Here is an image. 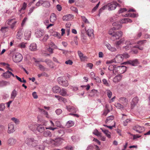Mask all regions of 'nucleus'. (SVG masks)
Returning <instances> with one entry per match:
<instances>
[{
    "label": "nucleus",
    "instance_id": "423d86ee",
    "mask_svg": "<svg viewBox=\"0 0 150 150\" xmlns=\"http://www.w3.org/2000/svg\"><path fill=\"white\" fill-rule=\"evenodd\" d=\"M117 6H120V5L115 1H113L107 4L108 10L109 11L113 10L115 9Z\"/></svg>",
    "mask_w": 150,
    "mask_h": 150
},
{
    "label": "nucleus",
    "instance_id": "ddd939ff",
    "mask_svg": "<svg viewBox=\"0 0 150 150\" xmlns=\"http://www.w3.org/2000/svg\"><path fill=\"white\" fill-rule=\"evenodd\" d=\"M16 140L12 137L9 138L7 141V143L10 146H13L16 144Z\"/></svg>",
    "mask_w": 150,
    "mask_h": 150
},
{
    "label": "nucleus",
    "instance_id": "a211bd4d",
    "mask_svg": "<svg viewBox=\"0 0 150 150\" xmlns=\"http://www.w3.org/2000/svg\"><path fill=\"white\" fill-rule=\"evenodd\" d=\"M73 16L72 15L69 14L64 16L62 19L64 21H70L73 19Z\"/></svg>",
    "mask_w": 150,
    "mask_h": 150
},
{
    "label": "nucleus",
    "instance_id": "de8ad7c7",
    "mask_svg": "<svg viewBox=\"0 0 150 150\" xmlns=\"http://www.w3.org/2000/svg\"><path fill=\"white\" fill-rule=\"evenodd\" d=\"M125 39L124 38H122L119 41H117L116 42V46H119V45H120L121 43L124 42L125 41Z\"/></svg>",
    "mask_w": 150,
    "mask_h": 150
},
{
    "label": "nucleus",
    "instance_id": "f704fd0d",
    "mask_svg": "<svg viewBox=\"0 0 150 150\" xmlns=\"http://www.w3.org/2000/svg\"><path fill=\"white\" fill-rule=\"evenodd\" d=\"M1 31L3 33H5L8 31V27H2L0 29Z\"/></svg>",
    "mask_w": 150,
    "mask_h": 150
},
{
    "label": "nucleus",
    "instance_id": "a19ab883",
    "mask_svg": "<svg viewBox=\"0 0 150 150\" xmlns=\"http://www.w3.org/2000/svg\"><path fill=\"white\" fill-rule=\"evenodd\" d=\"M116 67L115 65H112L110 64V65L108 67V69L110 71H112L114 73L115 72V68Z\"/></svg>",
    "mask_w": 150,
    "mask_h": 150
},
{
    "label": "nucleus",
    "instance_id": "2f4dec72",
    "mask_svg": "<svg viewBox=\"0 0 150 150\" xmlns=\"http://www.w3.org/2000/svg\"><path fill=\"white\" fill-rule=\"evenodd\" d=\"M44 62H45L50 67H53V63L50 60L48 59H46L45 60Z\"/></svg>",
    "mask_w": 150,
    "mask_h": 150
},
{
    "label": "nucleus",
    "instance_id": "774afa93",
    "mask_svg": "<svg viewBox=\"0 0 150 150\" xmlns=\"http://www.w3.org/2000/svg\"><path fill=\"white\" fill-rule=\"evenodd\" d=\"M93 79L95 80L98 83H100L101 82L100 78L98 76L96 77Z\"/></svg>",
    "mask_w": 150,
    "mask_h": 150
},
{
    "label": "nucleus",
    "instance_id": "5fc2aeb1",
    "mask_svg": "<svg viewBox=\"0 0 150 150\" xmlns=\"http://www.w3.org/2000/svg\"><path fill=\"white\" fill-rule=\"evenodd\" d=\"M102 82L106 86H110V85L109 83L108 82L106 79H103L102 80Z\"/></svg>",
    "mask_w": 150,
    "mask_h": 150
},
{
    "label": "nucleus",
    "instance_id": "8fccbe9b",
    "mask_svg": "<svg viewBox=\"0 0 150 150\" xmlns=\"http://www.w3.org/2000/svg\"><path fill=\"white\" fill-rule=\"evenodd\" d=\"M36 149L37 150H43L45 146L43 145H37L36 146Z\"/></svg>",
    "mask_w": 150,
    "mask_h": 150
},
{
    "label": "nucleus",
    "instance_id": "c756f323",
    "mask_svg": "<svg viewBox=\"0 0 150 150\" xmlns=\"http://www.w3.org/2000/svg\"><path fill=\"white\" fill-rule=\"evenodd\" d=\"M59 93L61 95L64 96H66L67 94V90L64 88L61 89Z\"/></svg>",
    "mask_w": 150,
    "mask_h": 150
},
{
    "label": "nucleus",
    "instance_id": "7ed1b4c3",
    "mask_svg": "<svg viewBox=\"0 0 150 150\" xmlns=\"http://www.w3.org/2000/svg\"><path fill=\"white\" fill-rule=\"evenodd\" d=\"M58 83L64 87H67L69 85V83L68 81L66 80L64 77H59L57 79Z\"/></svg>",
    "mask_w": 150,
    "mask_h": 150
},
{
    "label": "nucleus",
    "instance_id": "9d476101",
    "mask_svg": "<svg viewBox=\"0 0 150 150\" xmlns=\"http://www.w3.org/2000/svg\"><path fill=\"white\" fill-rule=\"evenodd\" d=\"M125 44L126 45L125 46L123 47V49L125 50H128L132 49V46H131L132 43L129 40H127L125 42Z\"/></svg>",
    "mask_w": 150,
    "mask_h": 150
},
{
    "label": "nucleus",
    "instance_id": "13d9d810",
    "mask_svg": "<svg viewBox=\"0 0 150 150\" xmlns=\"http://www.w3.org/2000/svg\"><path fill=\"white\" fill-rule=\"evenodd\" d=\"M81 18L82 19L83 21L85 23H89L87 20V19H86V17L83 16H81Z\"/></svg>",
    "mask_w": 150,
    "mask_h": 150
},
{
    "label": "nucleus",
    "instance_id": "1a4fd4ad",
    "mask_svg": "<svg viewBox=\"0 0 150 150\" xmlns=\"http://www.w3.org/2000/svg\"><path fill=\"white\" fill-rule=\"evenodd\" d=\"M121 54L117 55L114 59L115 62L117 63H121L123 60V57Z\"/></svg>",
    "mask_w": 150,
    "mask_h": 150
},
{
    "label": "nucleus",
    "instance_id": "2eb2a0df",
    "mask_svg": "<svg viewBox=\"0 0 150 150\" xmlns=\"http://www.w3.org/2000/svg\"><path fill=\"white\" fill-rule=\"evenodd\" d=\"M123 76L120 74L115 76L113 79V82L117 83L120 82L122 79Z\"/></svg>",
    "mask_w": 150,
    "mask_h": 150
},
{
    "label": "nucleus",
    "instance_id": "052dcab7",
    "mask_svg": "<svg viewBox=\"0 0 150 150\" xmlns=\"http://www.w3.org/2000/svg\"><path fill=\"white\" fill-rule=\"evenodd\" d=\"M81 87L83 89H86V90H88L90 88V86L88 84L86 86H81Z\"/></svg>",
    "mask_w": 150,
    "mask_h": 150
},
{
    "label": "nucleus",
    "instance_id": "09e8293b",
    "mask_svg": "<svg viewBox=\"0 0 150 150\" xmlns=\"http://www.w3.org/2000/svg\"><path fill=\"white\" fill-rule=\"evenodd\" d=\"M15 18L11 19H8L7 21V24L8 25H11V24L13 23V22L15 21Z\"/></svg>",
    "mask_w": 150,
    "mask_h": 150
},
{
    "label": "nucleus",
    "instance_id": "f03ea898",
    "mask_svg": "<svg viewBox=\"0 0 150 150\" xmlns=\"http://www.w3.org/2000/svg\"><path fill=\"white\" fill-rule=\"evenodd\" d=\"M25 143L28 146L33 147L36 146L38 143V141L33 138H28L25 139Z\"/></svg>",
    "mask_w": 150,
    "mask_h": 150
},
{
    "label": "nucleus",
    "instance_id": "dca6fc26",
    "mask_svg": "<svg viewBox=\"0 0 150 150\" xmlns=\"http://www.w3.org/2000/svg\"><path fill=\"white\" fill-rule=\"evenodd\" d=\"M125 64H129L133 66H135L138 64V61L137 59L133 60H129L125 62Z\"/></svg>",
    "mask_w": 150,
    "mask_h": 150
},
{
    "label": "nucleus",
    "instance_id": "ea45409f",
    "mask_svg": "<svg viewBox=\"0 0 150 150\" xmlns=\"http://www.w3.org/2000/svg\"><path fill=\"white\" fill-rule=\"evenodd\" d=\"M114 119V116L112 115H111L107 117L105 121V122H110V121L113 120Z\"/></svg>",
    "mask_w": 150,
    "mask_h": 150
},
{
    "label": "nucleus",
    "instance_id": "680f3d73",
    "mask_svg": "<svg viewBox=\"0 0 150 150\" xmlns=\"http://www.w3.org/2000/svg\"><path fill=\"white\" fill-rule=\"evenodd\" d=\"M110 112V110L108 109H107L104 110L102 114L103 115L106 116L108 113Z\"/></svg>",
    "mask_w": 150,
    "mask_h": 150
},
{
    "label": "nucleus",
    "instance_id": "bb28decb",
    "mask_svg": "<svg viewBox=\"0 0 150 150\" xmlns=\"http://www.w3.org/2000/svg\"><path fill=\"white\" fill-rule=\"evenodd\" d=\"M132 22V20L129 18H124L120 21V23H125L128 22L131 23Z\"/></svg>",
    "mask_w": 150,
    "mask_h": 150
},
{
    "label": "nucleus",
    "instance_id": "a878e982",
    "mask_svg": "<svg viewBox=\"0 0 150 150\" xmlns=\"http://www.w3.org/2000/svg\"><path fill=\"white\" fill-rule=\"evenodd\" d=\"M43 135L45 137H50L52 136V134L50 131L47 130L44 131Z\"/></svg>",
    "mask_w": 150,
    "mask_h": 150
},
{
    "label": "nucleus",
    "instance_id": "cd10ccee",
    "mask_svg": "<svg viewBox=\"0 0 150 150\" xmlns=\"http://www.w3.org/2000/svg\"><path fill=\"white\" fill-rule=\"evenodd\" d=\"M31 32L30 31L26 30L25 32L24 35L25 38V39L28 40L30 37Z\"/></svg>",
    "mask_w": 150,
    "mask_h": 150
},
{
    "label": "nucleus",
    "instance_id": "49530a36",
    "mask_svg": "<svg viewBox=\"0 0 150 150\" xmlns=\"http://www.w3.org/2000/svg\"><path fill=\"white\" fill-rule=\"evenodd\" d=\"M107 8H108L107 4L103 6V7L101 8L99 11V14H100L103 10L107 9Z\"/></svg>",
    "mask_w": 150,
    "mask_h": 150
},
{
    "label": "nucleus",
    "instance_id": "69168bd1",
    "mask_svg": "<svg viewBox=\"0 0 150 150\" xmlns=\"http://www.w3.org/2000/svg\"><path fill=\"white\" fill-rule=\"evenodd\" d=\"M71 139L72 141L74 142H76L79 140V139L75 136H73L71 137Z\"/></svg>",
    "mask_w": 150,
    "mask_h": 150
},
{
    "label": "nucleus",
    "instance_id": "a18cd8bd",
    "mask_svg": "<svg viewBox=\"0 0 150 150\" xmlns=\"http://www.w3.org/2000/svg\"><path fill=\"white\" fill-rule=\"evenodd\" d=\"M29 128L32 131H33L37 129V126H35L33 124H31L29 126Z\"/></svg>",
    "mask_w": 150,
    "mask_h": 150
},
{
    "label": "nucleus",
    "instance_id": "58836bf2",
    "mask_svg": "<svg viewBox=\"0 0 150 150\" xmlns=\"http://www.w3.org/2000/svg\"><path fill=\"white\" fill-rule=\"evenodd\" d=\"M74 125V122L70 120L68 121L66 124V126L68 127H70Z\"/></svg>",
    "mask_w": 150,
    "mask_h": 150
},
{
    "label": "nucleus",
    "instance_id": "f8f14e48",
    "mask_svg": "<svg viewBox=\"0 0 150 150\" xmlns=\"http://www.w3.org/2000/svg\"><path fill=\"white\" fill-rule=\"evenodd\" d=\"M44 34V31L43 30H37L35 33L36 37L38 38H40Z\"/></svg>",
    "mask_w": 150,
    "mask_h": 150
},
{
    "label": "nucleus",
    "instance_id": "b1692460",
    "mask_svg": "<svg viewBox=\"0 0 150 150\" xmlns=\"http://www.w3.org/2000/svg\"><path fill=\"white\" fill-rule=\"evenodd\" d=\"M112 25L114 27H113L114 30H118L121 28L122 25L120 24H118L117 23L115 22L112 24Z\"/></svg>",
    "mask_w": 150,
    "mask_h": 150
},
{
    "label": "nucleus",
    "instance_id": "e433bc0d",
    "mask_svg": "<svg viewBox=\"0 0 150 150\" xmlns=\"http://www.w3.org/2000/svg\"><path fill=\"white\" fill-rule=\"evenodd\" d=\"M43 2L42 5L43 6L46 8L49 7L50 6V4L49 1H43Z\"/></svg>",
    "mask_w": 150,
    "mask_h": 150
},
{
    "label": "nucleus",
    "instance_id": "c85d7f7f",
    "mask_svg": "<svg viewBox=\"0 0 150 150\" xmlns=\"http://www.w3.org/2000/svg\"><path fill=\"white\" fill-rule=\"evenodd\" d=\"M57 19L56 15L54 13L52 14L50 16V21L51 22L54 23Z\"/></svg>",
    "mask_w": 150,
    "mask_h": 150
},
{
    "label": "nucleus",
    "instance_id": "bf43d9fd",
    "mask_svg": "<svg viewBox=\"0 0 150 150\" xmlns=\"http://www.w3.org/2000/svg\"><path fill=\"white\" fill-rule=\"evenodd\" d=\"M27 4L25 2H24L22 6L21 9L20 10V11H21L22 10H24L27 7Z\"/></svg>",
    "mask_w": 150,
    "mask_h": 150
},
{
    "label": "nucleus",
    "instance_id": "0eeeda50",
    "mask_svg": "<svg viewBox=\"0 0 150 150\" xmlns=\"http://www.w3.org/2000/svg\"><path fill=\"white\" fill-rule=\"evenodd\" d=\"M11 75L13 77H15L14 74L11 72L9 71L8 70L6 72L3 73V74L1 75L2 76L6 79L10 78Z\"/></svg>",
    "mask_w": 150,
    "mask_h": 150
},
{
    "label": "nucleus",
    "instance_id": "4c0bfd02",
    "mask_svg": "<svg viewBox=\"0 0 150 150\" xmlns=\"http://www.w3.org/2000/svg\"><path fill=\"white\" fill-rule=\"evenodd\" d=\"M48 44L49 46H50L51 47H52L54 49H57V46L52 42H49Z\"/></svg>",
    "mask_w": 150,
    "mask_h": 150
},
{
    "label": "nucleus",
    "instance_id": "39448f33",
    "mask_svg": "<svg viewBox=\"0 0 150 150\" xmlns=\"http://www.w3.org/2000/svg\"><path fill=\"white\" fill-rule=\"evenodd\" d=\"M12 57L13 61L16 63L19 62L21 61L23 59L22 55L18 52L14 53Z\"/></svg>",
    "mask_w": 150,
    "mask_h": 150
},
{
    "label": "nucleus",
    "instance_id": "f3484780",
    "mask_svg": "<svg viewBox=\"0 0 150 150\" xmlns=\"http://www.w3.org/2000/svg\"><path fill=\"white\" fill-rule=\"evenodd\" d=\"M120 102L122 104L125 106H126L128 104V100L125 97H121L119 98Z\"/></svg>",
    "mask_w": 150,
    "mask_h": 150
},
{
    "label": "nucleus",
    "instance_id": "4468645a",
    "mask_svg": "<svg viewBox=\"0 0 150 150\" xmlns=\"http://www.w3.org/2000/svg\"><path fill=\"white\" fill-rule=\"evenodd\" d=\"M14 131V125L12 123H9L8 125V133L9 134L11 133Z\"/></svg>",
    "mask_w": 150,
    "mask_h": 150
},
{
    "label": "nucleus",
    "instance_id": "393cba45",
    "mask_svg": "<svg viewBox=\"0 0 150 150\" xmlns=\"http://www.w3.org/2000/svg\"><path fill=\"white\" fill-rule=\"evenodd\" d=\"M100 129L102 130V132L106 135V136L108 138H110L111 135L110 132H109V131L105 129H103L102 128H100Z\"/></svg>",
    "mask_w": 150,
    "mask_h": 150
},
{
    "label": "nucleus",
    "instance_id": "3c124183",
    "mask_svg": "<svg viewBox=\"0 0 150 150\" xmlns=\"http://www.w3.org/2000/svg\"><path fill=\"white\" fill-rule=\"evenodd\" d=\"M106 92L108 97L109 98H110L112 96V93L111 91L110 90L108 89L106 90Z\"/></svg>",
    "mask_w": 150,
    "mask_h": 150
},
{
    "label": "nucleus",
    "instance_id": "c9c22d12",
    "mask_svg": "<svg viewBox=\"0 0 150 150\" xmlns=\"http://www.w3.org/2000/svg\"><path fill=\"white\" fill-rule=\"evenodd\" d=\"M54 97L59 101H62L64 103L67 101L66 99L60 96L55 95Z\"/></svg>",
    "mask_w": 150,
    "mask_h": 150
},
{
    "label": "nucleus",
    "instance_id": "6e6d98bb",
    "mask_svg": "<svg viewBox=\"0 0 150 150\" xmlns=\"http://www.w3.org/2000/svg\"><path fill=\"white\" fill-rule=\"evenodd\" d=\"M11 120L13 121L16 124H18L19 123V120L16 118L13 117L11 118Z\"/></svg>",
    "mask_w": 150,
    "mask_h": 150
},
{
    "label": "nucleus",
    "instance_id": "7c9ffc66",
    "mask_svg": "<svg viewBox=\"0 0 150 150\" xmlns=\"http://www.w3.org/2000/svg\"><path fill=\"white\" fill-rule=\"evenodd\" d=\"M10 84V83L9 82L6 81H0V87H1L9 85Z\"/></svg>",
    "mask_w": 150,
    "mask_h": 150
},
{
    "label": "nucleus",
    "instance_id": "338daca9",
    "mask_svg": "<svg viewBox=\"0 0 150 150\" xmlns=\"http://www.w3.org/2000/svg\"><path fill=\"white\" fill-rule=\"evenodd\" d=\"M131 120L130 119H127L125 121H124L123 122V125L124 126H126L127 123L129 122H131Z\"/></svg>",
    "mask_w": 150,
    "mask_h": 150
},
{
    "label": "nucleus",
    "instance_id": "412c9836",
    "mask_svg": "<svg viewBox=\"0 0 150 150\" xmlns=\"http://www.w3.org/2000/svg\"><path fill=\"white\" fill-rule=\"evenodd\" d=\"M105 45L107 48L110 51L113 52H115L117 50L115 48L113 47H112L111 45L108 43H105Z\"/></svg>",
    "mask_w": 150,
    "mask_h": 150
},
{
    "label": "nucleus",
    "instance_id": "6e6552de",
    "mask_svg": "<svg viewBox=\"0 0 150 150\" xmlns=\"http://www.w3.org/2000/svg\"><path fill=\"white\" fill-rule=\"evenodd\" d=\"M122 32L121 31L116 32L114 33L112 38L114 40L119 39L122 36Z\"/></svg>",
    "mask_w": 150,
    "mask_h": 150
},
{
    "label": "nucleus",
    "instance_id": "5701e85b",
    "mask_svg": "<svg viewBox=\"0 0 150 150\" xmlns=\"http://www.w3.org/2000/svg\"><path fill=\"white\" fill-rule=\"evenodd\" d=\"M60 90V87L57 86H55L52 88L53 92L55 93H59Z\"/></svg>",
    "mask_w": 150,
    "mask_h": 150
},
{
    "label": "nucleus",
    "instance_id": "20e7f679",
    "mask_svg": "<svg viewBox=\"0 0 150 150\" xmlns=\"http://www.w3.org/2000/svg\"><path fill=\"white\" fill-rule=\"evenodd\" d=\"M127 67L125 66L116 67L115 68V72L120 74L125 73Z\"/></svg>",
    "mask_w": 150,
    "mask_h": 150
},
{
    "label": "nucleus",
    "instance_id": "9b49d317",
    "mask_svg": "<svg viewBox=\"0 0 150 150\" xmlns=\"http://www.w3.org/2000/svg\"><path fill=\"white\" fill-rule=\"evenodd\" d=\"M139 100V98L137 97H135L133 98L131 103V109H133L134 106L138 103Z\"/></svg>",
    "mask_w": 150,
    "mask_h": 150
},
{
    "label": "nucleus",
    "instance_id": "37998d69",
    "mask_svg": "<svg viewBox=\"0 0 150 150\" xmlns=\"http://www.w3.org/2000/svg\"><path fill=\"white\" fill-rule=\"evenodd\" d=\"M66 109L69 112H73L74 108L71 106H66Z\"/></svg>",
    "mask_w": 150,
    "mask_h": 150
},
{
    "label": "nucleus",
    "instance_id": "473e14b6",
    "mask_svg": "<svg viewBox=\"0 0 150 150\" xmlns=\"http://www.w3.org/2000/svg\"><path fill=\"white\" fill-rule=\"evenodd\" d=\"M36 129L39 132L41 133L43 132L45 130V128L42 125H39L38 126H37Z\"/></svg>",
    "mask_w": 150,
    "mask_h": 150
},
{
    "label": "nucleus",
    "instance_id": "c03bdc74",
    "mask_svg": "<svg viewBox=\"0 0 150 150\" xmlns=\"http://www.w3.org/2000/svg\"><path fill=\"white\" fill-rule=\"evenodd\" d=\"M115 106L118 109H123L124 108L123 105L119 103H115Z\"/></svg>",
    "mask_w": 150,
    "mask_h": 150
},
{
    "label": "nucleus",
    "instance_id": "79ce46f5",
    "mask_svg": "<svg viewBox=\"0 0 150 150\" xmlns=\"http://www.w3.org/2000/svg\"><path fill=\"white\" fill-rule=\"evenodd\" d=\"M93 133L98 137L101 136V133L99 132L97 129H95L93 131Z\"/></svg>",
    "mask_w": 150,
    "mask_h": 150
},
{
    "label": "nucleus",
    "instance_id": "603ef678",
    "mask_svg": "<svg viewBox=\"0 0 150 150\" xmlns=\"http://www.w3.org/2000/svg\"><path fill=\"white\" fill-rule=\"evenodd\" d=\"M26 43H25L24 42H22L20 44H19L18 46V47L20 48H24L25 47V44Z\"/></svg>",
    "mask_w": 150,
    "mask_h": 150
},
{
    "label": "nucleus",
    "instance_id": "4d7b16f0",
    "mask_svg": "<svg viewBox=\"0 0 150 150\" xmlns=\"http://www.w3.org/2000/svg\"><path fill=\"white\" fill-rule=\"evenodd\" d=\"M48 35H46L44 36V38L40 40V41L42 42H45L48 39Z\"/></svg>",
    "mask_w": 150,
    "mask_h": 150
},
{
    "label": "nucleus",
    "instance_id": "e2e57ef3",
    "mask_svg": "<svg viewBox=\"0 0 150 150\" xmlns=\"http://www.w3.org/2000/svg\"><path fill=\"white\" fill-rule=\"evenodd\" d=\"M115 30L114 29V28H112V29H111L109 31V34L110 35H111L113 37V35H114V33H115V32L114 31H113V30Z\"/></svg>",
    "mask_w": 150,
    "mask_h": 150
},
{
    "label": "nucleus",
    "instance_id": "4be33fe9",
    "mask_svg": "<svg viewBox=\"0 0 150 150\" xmlns=\"http://www.w3.org/2000/svg\"><path fill=\"white\" fill-rule=\"evenodd\" d=\"M29 49L31 51H35L37 49L36 44L35 43H31L29 46Z\"/></svg>",
    "mask_w": 150,
    "mask_h": 150
},
{
    "label": "nucleus",
    "instance_id": "72a5a7b5",
    "mask_svg": "<svg viewBox=\"0 0 150 150\" xmlns=\"http://www.w3.org/2000/svg\"><path fill=\"white\" fill-rule=\"evenodd\" d=\"M93 32V30L91 28L88 29L86 32L87 35L89 37L94 36Z\"/></svg>",
    "mask_w": 150,
    "mask_h": 150
},
{
    "label": "nucleus",
    "instance_id": "6ab92c4d",
    "mask_svg": "<svg viewBox=\"0 0 150 150\" xmlns=\"http://www.w3.org/2000/svg\"><path fill=\"white\" fill-rule=\"evenodd\" d=\"M143 127H141L139 125H136L133 127V129L134 130L136 131L137 132L139 133H141L142 132L141 130L144 129Z\"/></svg>",
    "mask_w": 150,
    "mask_h": 150
},
{
    "label": "nucleus",
    "instance_id": "0e129e2a",
    "mask_svg": "<svg viewBox=\"0 0 150 150\" xmlns=\"http://www.w3.org/2000/svg\"><path fill=\"white\" fill-rule=\"evenodd\" d=\"M62 110L61 109H58L55 110V112L57 115H59L62 112Z\"/></svg>",
    "mask_w": 150,
    "mask_h": 150
},
{
    "label": "nucleus",
    "instance_id": "aec40b11",
    "mask_svg": "<svg viewBox=\"0 0 150 150\" xmlns=\"http://www.w3.org/2000/svg\"><path fill=\"white\" fill-rule=\"evenodd\" d=\"M18 91L15 89L13 90L11 92V98L13 100L18 94Z\"/></svg>",
    "mask_w": 150,
    "mask_h": 150
},
{
    "label": "nucleus",
    "instance_id": "864d4df0",
    "mask_svg": "<svg viewBox=\"0 0 150 150\" xmlns=\"http://www.w3.org/2000/svg\"><path fill=\"white\" fill-rule=\"evenodd\" d=\"M33 59L34 60V61L37 64H38V63L40 62H44L41 59H36L35 58H33Z\"/></svg>",
    "mask_w": 150,
    "mask_h": 150
},
{
    "label": "nucleus",
    "instance_id": "f257e3e1",
    "mask_svg": "<svg viewBox=\"0 0 150 150\" xmlns=\"http://www.w3.org/2000/svg\"><path fill=\"white\" fill-rule=\"evenodd\" d=\"M62 142V139L61 138H59L55 139V140L50 139L49 140H46L44 142V144H45L46 143L50 144L51 143H53L55 146H58L61 145Z\"/></svg>",
    "mask_w": 150,
    "mask_h": 150
}]
</instances>
